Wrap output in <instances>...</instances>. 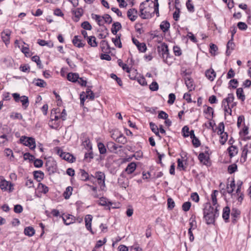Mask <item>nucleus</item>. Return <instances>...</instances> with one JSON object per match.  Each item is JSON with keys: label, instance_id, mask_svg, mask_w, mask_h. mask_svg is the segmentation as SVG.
Wrapping results in <instances>:
<instances>
[{"label": "nucleus", "instance_id": "obj_61", "mask_svg": "<svg viewBox=\"0 0 251 251\" xmlns=\"http://www.w3.org/2000/svg\"><path fill=\"white\" fill-rule=\"evenodd\" d=\"M150 127L151 130L157 136H159V132H158V128L157 126L153 123H151Z\"/></svg>", "mask_w": 251, "mask_h": 251}, {"label": "nucleus", "instance_id": "obj_32", "mask_svg": "<svg viewBox=\"0 0 251 251\" xmlns=\"http://www.w3.org/2000/svg\"><path fill=\"white\" fill-rule=\"evenodd\" d=\"M87 43L92 47H96L98 46V44L96 42V38L94 36H91L87 37Z\"/></svg>", "mask_w": 251, "mask_h": 251}, {"label": "nucleus", "instance_id": "obj_10", "mask_svg": "<svg viewBox=\"0 0 251 251\" xmlns=\"http://www.w3.org/2000/svg\"><path fill=\"white\" fill-rule=\"evenodd\" d=\"M12 31L9 29H5L1 33V38L6 46L10 43V36Z\"/></svg>", "mask_w": 251, "mask_h": 251}, {"label": "nucleus", "instance_id": "obj_30", "mask_svg": "<svg viewBox=\"0 0 251 251\" xmlns=\"http://www.w3.org/2000/svg\"><path fill=\"white\" fill-rule=\"evenodd\" d=\"M99 204L102 206H108L112 205V203L106 198L101 197L99 200Z\"/></svg>", "mask_w": 251, "mask_h": 251}, {"label": "nucleus", "instance_id": "obj_63", "mask_svg": "<svg viewBox=\"0 0 251 251\" xmlns=\"http://www.w3.org/2000/svg\"><path fill=\"white\" fill-rule=\"evenodd\" d=\"M10 118L13 119H23V116L20 113H12L10 116Z\"/></svg>", "mask_w": 251, "mask_h": 251}, {"label": "nucleus", "instance_id": "obj_54", "mask_svg": "<svg viewBox=\"0 0 251 251\" xmlns=\"http://www.w3.org/2000/svg\"><path fill=\"white\" fill-rule=\"evenodd\" d=\"M237 170V166L235 164H232L228 167V172L229 174H231L235 172Z\"/></svg>", "mask_w": 251, "mask_h": 251}, {"label": "nucleus", "instance_id": "obj_8", "mask_svg": "<svg viewBox=\"0 0 251 251\" xmlns=\"http://www.w3.org/2000/svg\"><path fill=\"white\" fill-rule=\"evenodd\" d=\"M248 155H251V142L248 143L243 147L241 160L245 162Z\"/></svg>", "mask_w": 251, "mask_h": 251}, {"label": "nucleus", "instance_id": "obj_27", "mask_svg": "<svg viewBox=\"0 0 251 251\" xmlns=\"http://www.w3.org/2000/svg\"><path fill=\"white\" fill-rule=\"evenodd\" d=\"M33 174L34 178L38 182H40L44 177V174L41 171H34Z\"/></svg>", "mask_w": 251, "mask_h": 251}, {"label": "nucleus", "instance_id": "obj_33", "mask_svg": "<svg viewBox=\"0 0 251 251\" xmlns=\"http://www.w3.org/2000/svg\"><path fill=\"white\" fill-rule=\"evenodd\" d=\"M73 14L76 18L75 21H77L79 18L82 15L83 10L81 8H77L72 10Z\"/></svg>", "mask_w": 251, "mask_h": 251}, {"label": "nucleus", "instance_id": "obj_20", "mask_svg": "<svg viewBox=\"0 0 251 251\" xmlns=\"http://www.w3.org/2000/svg\"><path fill=\"white\" fill-rule=\"evenodd\" d=\"M136 167L137 165L135 162H131L128 164V165L125 170V172L128 175L131 174L135 171V170L136 169Z\"/></svg>", "mask_w": 251, "mask_h": 251}, {"label": "nucleus", "instance_id": "obj_51", "mask_svg": "<svg viewBox=\"0 0 251 251\" xmlns=\"http://www.w3.org/2000/svg\"><path fill=\"white\" fill-rule=\"evenodd\" d=\"M34 83L35 85L40 87H45L46 86V82L41 79H37L35 80Z\"/></svg>", "mask_w": 251, "mask_h": 251}, {"label": "nucleus", "instance_id": "obj_5", "mask_svg": "<svg viewBox=\"0 0 251 251\" xmlns=\"http://www.w3.org/2000/svg\"><path fill=\"white\" fill-rule=\"evenodd\" d=\"M20 143L25 146H27L31 150H34L36 148V142L34 138L22 136L20 139Z\"/></svg>", "mask_w": 251, "mask_h": 251}, {"label": "nucleus", "instance_id": "obj_6", "mask_svg": "<svg viewBox=\"0 0 251 251\" xmlns=\"http://www.w3.org/2000/svg\"><path fill=\"white\" fill-rule=\"evenodd\" d=\"M55 150L57 154L65 160L71 163H73L75 161V158L70 153L63 152V151L58 147L56 148Z\"/></svg>", "mask_w": 251, "mask_h": 251}, {"label": "nucleus", "instance_id": "obj_34", "mask_svg": "<svg viewBox=\"0 0 251 251\" xmlns=\"http://www.w3.org/2000/svg\"><path fill=\"white\" fill-rule=\"evenodd\" d=\"M121 28H122V25L119 22L114 23L112 25V27L111 28V32L113 34L116 35L117 34V32Z\"/></svg>", "mask_w": 251, "mask_h": 251}, {"label": "nucleus", "instance_id": "obj_31", "mask_svg": "<svg viewBox=\"0 0 251 251\" xmlns=\"http://www.w3.org/2000/svg\"><path fill=\"white\" fill-rule=\"evenodd\" d=\"M200 162L204 165L207 164L208 162L209 157L203 153H201L198 156Z\"/></svg>", "mask_w": 251, "mask_h": 251}, {"label": "nucleus", "instance_id": "obj_62", "mask_svg": "<svg viewBox=\"0 0 251 251\" xmlns=\"http://www.w3.org/2000/svg\"><path fill=\"white\" fill-rule=\"evenodd\" d=\"M182 132L183 133V136L184 137H187L189 136V128L187 126H184L182 129Z\"/></svg>", "mask_w": 251, "mask_h": 251}, {"label": "nucleus", "instance_id": "obj_38", "mask_svg": "<svg viewBox=\"0 0 251 251\" xmlns=\"http://www.w3.org/2000/svg\"><path fill=\"white\" fill-rule=\"evenodd\" d=\"M206 108L204 110V113L207 115V118H212L214 113L213 109L210 106H206Z\"/></svg>", "mask_w": 251, "mask_h": 251}, {"label": "nucleus", "instance_id": "obj_49", "mask_svg": "<svg viewBox=\"0 0 251 251\" xmlns=\"http://www.w3.org/2000/svg\"><path fill=\"white\" fill-rule=\"evenodd\" d=\"M222 107H224V111H225V115H227V114H228V115H231V113H232V110H231V109L233 108V107H231L230 105H228V104H222Z\"/></svg>", "mask_w": 251, "mask_h": 251}, {"label": "nucleus", "instance_id": "obj_4", "mask_svg": "<svg viewBox=\"0 0 251 251\" xmlns=\"http://www.w3.org/2000/svg\"><path fill=\"white\" fill-rule=\"evenodd\" d=\"M14 184L6 180L3 176H0V188L3 192L11 193L13 191Z\"/></svg>", "mask_w": 251, "mask_h": 251}, {"label": "nucleus", "instance_id": "obj_42", "mask_svg": "<svg viewBox=\"0 0 251 251\" xmlns=\"http://www.w3.org/2000/svg\"><path fill=\"white\" fill-rule=\"evenodd\" d=\"M38 43L41 46H47L50 48L53 47V44L51 41L47 42L44 40L39 39L38 40Z\"/></svg>", "mask_w": 251, "mask_h": 251}, {"label": "nucleus", "instance_id": "obj_12", "mask_svg": "<svg viewBox=\"0 0 251 251\" xmlns=\"http://www.w3.org/2000/svg\"><path fill=\"white\" fill-rule=\"evenodd\" d=\"M93 220V216L90 214L86 215L84 221L86 228L89 231L91 234H94V232L92 228V222Z\"/></svg>", "mask_w": 251, "mask_h": 251}, {"label": "nucleus", "instance_id": "obj_58", "mask_svg": "<svg viewBox=\"0 0 251 251\" xmlns=\"http://www.w3.org/2000/svg\"><path fill=\"white\" fill-rule=\"evenodd\" d=\"M81 26L83 29H84L85 30H91L92 29L91 25L87 21H85V22H83L81 24Z\"/></svg>", "mask_w": 251, "mask_h": 251}, {"label": "nucleus", "instance_id": "obj_47", "mask_svg": "<svg viewBox=\"0 0 251 251\" xmlns=\"http://www.w3.org/2000/svg\"><path fill=\"white\" fill-rule=\"evenodd\" d=\"M4 153H5V155H6V156L8 157L9 159L11 161L13 160V159H14L13 152V151L11 149H10L9 148H6L4 150Z\"/></svg>", "mask_w": 251, "mask_h": 251}, {"label": "nucleus", "instance_id": "obj_24", "mask_svg": "<svg viewBox=\"0 0 251 251\" xmlns=\"http://www.w3.org/2000/svg\"><path fill=\"white\" fill-rule=\"evenodd\" d=\"M240 211L236 208H233L231 210V216L233 222H235L236 219L239 217Z\"/></svg>", "mask_w": 251, "mask_h": 251}, {"label": "nucleus", "instance_id": "obj_15", "mask_svg": "<svg viewBox=\"0 0 251 251\" xmlns=\"http://www.w3.org/2000/svg\"><path fill=\"white\" fill-rule=\"evenodd\" d=\"M249 126L244 124V126L239 131V135L240 136L243 137V140L245 141L250 140L251 138V136H247L249 133Z\"/></svg>", "mask_w": 251, "mask_h": 251}, {"label": "nucleus", "instance_id": "obj_18", "mask_svg": "<svg viewBox=\"0 0 251 251\" xmlns=\"http://www.w3.org/2000/svg\"><path fill=\"white\" fill-rule=\"evenodd\" d=\"M127 16L132 22L136 20L137 18V11L134 9H130L127 11Z\"/></svg>", "mask_w": 251, "mask_h": 251}, {"label": "nucleus", "instance_id": "obj_26", "mask_svg": "<svg viewBox=\"0 0 251 251\" xmlns=\"http://www.w3.org/2000/svg\"><path fill=\"white\" fill-rule=\"evenodd\" d=\"M230 208L228 206H226L224 208L223 210V218L225 220L226 222H227L230 215Z\"/></svg>", "mask_w": 251, "mask_h": 251}, {"label": "nucleus", "instance_id": "obj_19", "mask_svg": "<svg viewBox=\"0 0 251 251\" xmlns=\"http://www.w3.org/2000/svg\"><path fill=\"white\" fill-rule=\"evenodd\" d=\"M161 51L164 61L168 63L167 58L169 56V53L168 47L167 45L164 44L161 46Z\"/></svg>", "mask_w": 251, "mask_h": 251}, {"label": "nucleus", "instance_id": "obj_60", "mask_svg": "<svg viewBox=\"0 0 251 251\" xmlns=\"http://www.w3.org/2000/svg\"><path fill=\"white\" fill-rule=\"evenodd\" d=\"M34 161V165L36 168H40L43 165V162L41 159H34L33 160Z\"/></svg>", "mask_w": 251, "mask_h": 251}, {"label": "nucleus", "instance_id": "obj_14", "mask_svg": "<svg viewBox=\"0 0 251 251\" xmlns=\"http://www.w3.org/2000/svg\"><path fill=\"white\" fill-rule=\"evenodd\" d=\"M132 40L134 44L137 47L139 51L145 52L146 51L147 47L144 43H140L139 41L135 38H133Z\"/></svg>", "mask_w": 251, "mask_h": 251}, {"label": "nucleus", "instance_id": "obj_16", "mask_svg": "<svg viewBox=\"0 0 251 251\" xmlns=\"http://www.w3.org/2000/svg\"><path fill=\"white\" fill-rule=\"evenodd\" d=\"M56 113V115L59 117L61 121H65L67 119V112L65 109H63L62 111L60 108H56L52 110Z\"/></svg>", "mask_w": 251, "mask_h": 251}, {"label": "nucleus", "instance_id": "obj_29", "mask_svg": "<svg viewBox=\"0 0 251 251\" xmlns=\"http://www.w3.org/2000/svg\"><path fill=\"white\" fill-rule=\"evenodd\" d=\"M229 155L230 157L235 156L238 153V149L236 146H231L227 149Z\"/></svg>", "mask_w": 251, "mask_h": 251}, {"label": "nucleus", "instance_id": "obj_41", "mask_svg": "<svg viewBox=\"0 0 251 251\" xmlns=\"http://www.w3.org/2000/svg\"><path fill=\"white\" fill-rule=\"evenodd\" d=\"M190 227L188 229L195 230L197 228V225L195 218L191 217L189 219Z\"/></svg>", "mask_w": 251, "mask_h": 251}, {"label": "nucleus", "instance_id": "obj_35", "mask_svg": "<svg viewBox=\"0 0 251 251\" xmlns=\"http://www.w3.org/2000/svg\"><path fill=\"white\" fill-rule=\"evenodd\" d=\"M236 95L237 98L244 101L245 100V95L244 94L243 90L242 88H239L236 90Z\"/></svg>", "mask_w": 251, "mask_h": 251}, {"label": "nucleus", "instance_id": "obj_39", "mask_svg": "<svg viewBox=\"0 0 251 251\" xmlns=\"http://www.w3.org/2000/svg\"><path fill=\"white\" fill-rule=\"evenodd\" d=\"M128 73V76L131 79H135L138 75L137 71L133 69L129 68L128 71L127 72Z\"/></svg>", "mask_w": 251, "mask_h": 251}, {"label": "nucleus", "instance_id": "obj_3", "mask_svg": "<svg viewBox=\"0 0 251 251\" xmlns=\"http://www.w3.org/2000/svg\"><path fill=\"white\" fill-rule=\"evenodd\" d=\"M92 177L97 179L98 184L100 187V189L101 191H105V174L100 171H97L95 173V176Z\"/></svg>", "mask_w": 251, "mask_h": 251}, {"label": "nucleus", "instance_id": "obj_23", "mask_svg": "<svg viewBox=\"0 0 251 251\" xmlns=\"http://www.w3.org/2000/svg\"><path fill=\"white\" fill-rule=\"evenodd\" d=\"M206 77L210 81H213L216 77V73L212 69H209L205 72Z\"/></svg>", "mask_w": 251, "mask_h": 251}, {"label": "nucleus", "instance_id": "obj_46", "mask_svg": "<svg viewBox=\"0 0 251 251\" xmlns=\"http://www.w3.org/2000/svg\"><path fill=\"white\" fill-rule=\"evenodd\" d=\"M220 143L222 145H224L227 140L228 135L226 132L220 134Z\"/></svg>", "mask_w": 251, "mask_h": 251}, {"label": "nucleus", "instance_id": "obj_44", "mask_svg": "<svg viewBox=\"0 0 251 251\" xmlns=\"http://www.w3.org/2000/svg\"><path fill=\"white\" fill-rule=\"evenodd\" d=\"M73 188L71 186H68L66 188L65 191L63 193V196L66 199H68L72 194Z\"/></svg>", "mask_w": 251, "mask_h": 251}, {"label": "nucleus", "instance_id": "obj_64", "mask_svg": "<svg viewBox=\"0 0 251 251\" xmlns=\"http://www.w3.org/2000/svg\"><path fill=\"white\" fill-rule=\"evenodd\" d=\"M175 100V95L173 93H171L169 95V100H168V103L169 104H173L174 103Z\"/></svg>", "mask_w": 251, "mask_h": 251}, {"label": "nucleus", "instance_id": "obj_56", "mask_svg": "<svg viewBox=\"0 0 251 251\" xmlns=\"http://www.w3.org/2000/svg\"><path fill=\"white\" fill-rule=\"evenodd\" d=\"M98 147L99 148V150L100 153V154H104L106 152V149L104 145V144L102 143H99L98 144Z\"/></svg>", "mask_w": 251, "mask_h": 251}, {"label": "nucleus", "instance_id": "obj_53", "mask_svg": "<svg viewBox=\"0 0 251 251\" xmlns=\"http://www.w3.org/2000/svg\"><path fill=\"white\" fill-rule=\"evenodd\" d=\"M31 59H32V61H34L36 63V64H37V66L39 67V68H42V65L41 64V61L40 59V57L38 56H37V55L33 56L32 57Z\"/></svg>", "mask_w": 251, "mask_h": 251}, {"label": "nucleus", "instance_id": "obj_45", "mask_svg": "<svg viewBox=\"0 0 251 251\" xmlns=\"http://www.w3.org/2000/svg\"><path fill=\"white\" fill-rule=\"evenodd\" d=\"M22 103L23 106L25 109L29 104L28 98L27 97L25 96H23L21 97V99L20 100Z\"/></svg>", "mask_w": 251, "mask_h": 251}, {"label": "nucleus", "instance_id": "obj_7", "mask_svg": "<svg viewBox=\"0 0 251 251\" xmlns=\"http://www.w3.org/2000/svg\"><path fill=\"white\" fill-rule=\"evenodd\" d=\"M61 120L59 117L56 115V113L51 110L50 121L49 123L50 126L52 128H58L60 126Z\"/></svg>", "mask_w": 251, "mask_h": 251}, {"label": "nucleus", "instance_id": "obj_59", "mask_svg": "<svg viewBox=\"0 0 251 251\" xmlns=\"http://www.w3.org/2000/svg\"><path fill=\"white\" fill-rule=\"evenodd\" d=\"M118 183L120 186L124 188H126L128 186V181L126 179V181H123L121 178L118 179Z\"/></svg>", "mask_w": 251, "mask_h": 251}, {"label": "nucleus", "instance_id": "obj_1", "mask_svg": "<svg viewBox=\"0 0 251 251\" xmlns=\"http://www.w3.org/2000/svg\"><path fill=\"white\" fill-rule=\"evenodd\" d=\"M218 206L212 207L210 203H206L203 209V218L207 225L214 224L215 219L219 216Z\"/></svg>", "mask_w": 251, "mask_h": 251}, {"label": "nucleus", "instance_id": "obj_2", "mask_svg": "<svg viewBox=\"0 0 251 251\" xmlns=\"http://www.w3.org/2000/svg\"><path fill=\"white\" fill-rule=\"evenodd\" d=\"M155 13L153 7V1L146 0L140 5V16L143 19H150Z\"/></svg>", "mask_w": 251, "mask_h": 251}, {"label": "nucleus", "instance_id": "obj_55", "mask_svg": "<svg viewBox=\"0 0 251 251\" xmlns=\"http://www.w3.org/2000/svg\"><path fill=\"white\" fill-rule=\"evenodd\" d=\"M112 41L116 46L119 48H122V45L119 36H116L115 38H113Z\"/></svg>", "mask_w": 251, "mask_h": 251}, {"label": "nucleus", "instance_id": "obj_40", "mask_svg": "<svg viewBox=\"0 0 251 251\" xmlns=\"http://www.w3.org/2000/svg\"><path fill=\"white\" fill-rule=\"evenodd\" d=\"M235 188V183L234 180H232L230 184H227L226 186L227 192L228 194H232Z\"/></svg>", "mask_w": 251, "mask_h": 251}, {"label": "nucleus", "instance_id": "obj_13", "mask_svg": "<svg viewBox=\"0 0 251 251\" xmlns=\"http://www.w3.org/2000/svg\"><path fill=\"white\" fill-rule=\"evenodd\" d=\"M61 217L62 218L64 224L67 226L75 223L76 220L75 216L69 214H63Z\"/></svg>", "mask_w": 251, "mask_h": 251}, {"label": "nucleus", "instance_id": "obj_17", "mask_svg": "<svg viewBox=\"0 0 251 251\" xmlns=\"http://www.w3.org/2000/svg\"><path fill=\"white\" fill-rule=\"evenodd\" d=\"M72 42L75 46L79 48L83 47L85 45V43L82 42L81 37L78 35L74 37Z\"/></svg>", "mask_w": 251, "mask_h": 251}, {"label": "nucleus", "instance_id": "obj_21", "mask_svg": "<svg viewBox=\"0 0 251 251\" xmlns=\"http://www.w3.org/2000/svg\"><path fill=\"white\" fill-rule=\"evenodd\" d=\"M92 18L95 20L97 24L100 25L101 26L104 24V20H103V16H101L99 15L92 14L91 15Z\"/></svg>", "mask_w": 251, "mask_h": 251}, {"label": "nucleus", "instance_id": "obj_37", "mask_svg": "<svg viewBox=\"0 0 251 251\" xmlns=\"http://www.w3.org/2000/svg\"><path fill=\"white\" fill-rule=\"evenodd\" d=\"M38 189L39 192L44 194H47L49 192V188L45 184L42 183H39L38 185Z\"/></svg>", "mask_w": 251, "mask_h": 251}, {"label": "nucleus", "instance_id": "obj_36", "mask_svg": "<svg viewBox=\"0 0 251 251\" xmlns=\"http://www.w3.org/2000/svg\"><path fill=\"white\" fill-rule=\"evenodd\" d=\"M35 231L34 229L31 226L26 227L24 230V233L25 235L29 237L33 236L35 234Z\"/></svg>", "mask_w": 251, "mask_h": 251}, {"label": "nucleus", "instance_id": "obj_28", "mask_svg": "<svg viewBox=\"0 0 251 251\" xmlns=\"http://www.w3.org/2000/svg\"><path fill=\"white\" fill-rule=\"evenodd\" d=\"M170 27V23L167 21H164L160 25V28L164 33L168 31Z\"/></svg>", "mask_w": 251, "mask_h": 251}, {"label": "nucleus", "instance_id": "obj_25", "mask_svg": "<svg viewBox=\"0 0 251 251\" xmlns=\"http://www.w3.org/2000/svg\"><path fill=\"white\" fill-rule=\"evenodd\" d=\"M79 78V75L77 73H70L67 75V79L69 81L75 82Z\"/></svg>", "mask_w": 251, "mask_h": 251}, {"label": "nucleus", "instance_id": "obj_52", "mask_svg": "<svg viewBox=\"0 0 251 251\" xmlns=\"http://www.w3.org/2000/svg\"><path fill=\"white\" fill-rule=\"evenodd\" d=\"M117 62L119 66H120L123 70L126 71V72L128 71L129 68L128 67L127 64L123 63L121 59H118Z\"/></svg>", "mask_w": 251, "mask_h": 251}, {"label": "nucleus", "instance_id": "obj_9", "mask_svg": "<svg viewBox=\"0 0 251 251\" xmlns=\"http://www.w3.org/2000/svg\"><path fill=\"white\" fill-rule=\"evenodd\" d=\"M184 81L186 86L187 88L189 89L190 91H191L195 89V85L194 84V82L193 79L191 77L187 75V73L185 72H183L182 74Z\"/></svg>", "mask_w": 251, "mask_h": 251}, {"label": "nucleus", "instance_id": "obj_57", "mask_svg": "<svg viewBox=\"0 0 251 251\" xmlns=\"http://www.w3.org/2000/svg\"><path fill=\"white\" fill-rule=\"evenodd\" d=\"M191 206V203L189 201H186L183 203L182 205V210L185 211L187 212L189 210L190 207Z\"/></svg>", "mask_w": 251, "mask_h": 251}, {"label": "nucleus", "instance_id": "obj_11", "mask_svg": "<svg viewBox=\"0 0 251 251\" xmlns=\"http://www.w3.org/2000/svg\"><path fill=\"white\" fill-rule=\"evenodd\" d=\"M234 96L232 93L228 94L226 98L223 99L222 101V104H228L230 105L231 107H234L236 105V102L234 101Z\"/></svg>", "mask_w": 251, "mask_h": 251}, {"label": "nucleus", "instance_id": "obj_50", "mask_svg": "<svg viewBox=\"0 0 251 251\" xmlns=\"http://www.w3.org/2000/svg\"><path fill=\"white\" fill-rule=\"evenodd\" d=\"M85 93L86 99H89L90 100H93L94 99V94L89 88H87Z\"/></svg>", "mask_w": 251, "mask_h": 251}, {"label": "nucleus", "instance_id": "obj_22", "mask_svg": "<svg viewBox=\"0 0 251 251\" xmlns=\"http://www.w3.org/2000/svg\"><path fill=\"white\" fill-rule=\"evenodd\" d=\"M233 40L231 39L227 42L226 45V53L227 55L229 56L231 51L234 49L235 44L232 41Z\"/></svg>", "mask_w": 251, "mask_h": 251}, {"label": "nucleus", "instance_id": "obj_43", "mask_svg": "<svg viewBox=\"0 0 251 251\" xmlns=\"http://www.w3.org/2000/svg\"><path fill=\"white\" fill-rule=\"evenodd\" d=\"M219 194V192L217 190H214L211 194V198L212 200V204L214 206H216L217 204V197Z\"/></svg>", "mask_w": 251, "mask_h": 251}, {"label": "nucleus", "instance_id": "obj_48", "mask_svg": "<svg viewBox=\"0 0 251 251\" xmlns=\"http://www.w3.org/2000/svg\"><path fill=\"white\" fill-rule=\"evenodd\" d=\"M83 146L87 150H91L92 148V144L89 138H86L82 143Z\"/></svg>", "mask_w": 251, "mask_h": 251}]
</instances>
